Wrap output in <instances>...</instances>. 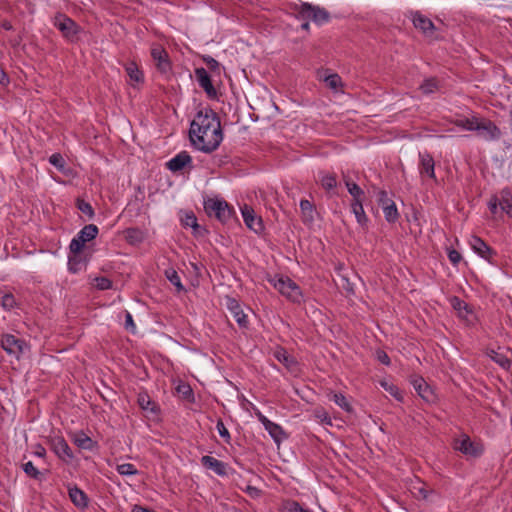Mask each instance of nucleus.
Listing matches in <instances>:
<instances>
[{"instance_id": "obj_1", "label": "nucleus", "mask_w": 512, "mask_h": 512, "mask_svg": "<svg viewBox=\"0 0 512 512\" xmlns=\"http://www.w3.org/2000/svg\"><path fill=\"white\" fill-rule=\"evenodd\" d=\"M189 139L192 146L210 154L223 141V131L218 114L210 107L199 110L190 124Z\"/></svg>"}, {"instance_id": "obj_2", "label": "nucleus", "mask_w": 512, "mask_h": 512, "mask_svg": "<svg viewBox=\"0 0 512 512\" xmlns=\"http://www.w3.org/2000/svg\"><path fill=\"white\" fill-rule=\"evenodd\" d=\"M290 9L295 13L297 19L312 20L317 25L326 23L330 19V14L325 8L308 2L291 3Z\"/></svg>"}, {"instance_id": "obj_3", "label": "nucleus", "mask_w": 512, "mask_h": 512, "mask_svg": "<svg viewBox=\"0 0 512 512\" xmlns=\"http://www.w3.org/2000/svg\"><path fill=\"white\" fill-rule=\"evenodd\" d=\"M53 25L60 31L62 37L69 43H77L82 27L66 14L58 12L52 20Z\"/></svg>"}, {"instance_id": "obj_4", "label": "nucleus", "mask_w": 512, "mask_h": 512, "mask_svg": "<svg viewBox=\"0 0 512 512\" xmlns=\"http://www.w3.org/2000/svg\"><path fill=\"white\" fill-rule=\"evenodd\" d=\"M204 210L208 217H215L222 224H227L235 214L233 207L217 197L205 199Z\"/></svg>"}, {"instance_id": "obj_5", "label": "nucleus", "mask_w": 512, "mask_h": 512, "mask_svg": "<svg viewBox=\"0 0 512 512\" xmlns=\"http://www.w3.org/2000/svg\"><path fill=\"white\" fill-rule=\"evenodd\" d=\"M411 20L415 29L420 31L422 35L429 41L439 40L437 34L438 28L434 25L432 20L419 11L411 12Z\"/></svg>"}, {"instance_id": "obj_6", "label": "nucleus", "mask_w": 512, "mask_h": 512, "mask_svg": "<svg viewBox=\"0 0 512 512\" xmlns=\"http://www.w3.org/2000/svg\"><path fill=\"white\" fill-rule=\"evenodd\" d=\"M274 287L293 303H300L303 296L300 287L289 277H279L273 283Z\"/></svg>"}, {"instance_id": "obj_7", "label": "nucleus", "mask_w": 512, "mask_h": 512, "mask_svg": "<svg viewBox=\"0 0 512 512\" xmlns=\"http://www.w3.org/2000/svg\"><path fill=\"white\" fill-rule=\"evenodd\" d=\"M1 348L10 356L20 359L24 350L28 347L26 341L16 336L6 333L1 336Z\"/></svg>"}, {"instance_id": "obj_8", "label": "nucleus", "mask_w": 512, "mask_h": 512, "mask_svg": "<svg viewBox=\"0 0 512 512\" xmlns=\"http://www.w3.org/2000/svg\"><path fill=\"white\" fill-rule=\"evenodd\" d=\"M378 203L382 207L385 220L388 223H395L399 219L400 215L396 204L391 198L388 197V193L385 190L379 191Z\"/></svg>"}, {"instance_id": "obj_9", "label": "nucleus", "mask_w": 512, "mask_h": 512, "mask_svg": "<svg viewBox=\"0 0 512 512\" xmlns=\"http://www.w3.org/2000/svg\"><path fill=\"white\" fill-rule=\"evenodd\" d=\"M472 250L489 263L494 264L496 251L478 236H472L469 240Z\"/></svg>"}, {"instance_id": "obj_10", "label": "nucleus", "mask_w": 512, "mask_h": 512, "mask_svg": "<svg viewBox=\"0 0 512 512\" xmlns=\"http://www.w3.org/2000/svg\"><path fill=\"white\" fill-rule=\"evenodd\" d=\"M454 448L461 453L474 458L481 456L483 453L482 445L471 441L467 435H465L462 439H457L455 441Z\"/></svg>"}, {"instance_id": "obj_11", "label": "nucleus", "mask_w": 512, "mask_h": 512, "mask_svg": "<svg viewBox=\"0 0 512 512\" xmlns=\"http://www.w3.org/2000/svg\"><path fill=\"white\" fill-rule=\"evenodd\" d=\"M476 131L478 135L486 141L499 140L502 135L500 128L494 122L487 119L482 121L478 120V128Z\"/></svg>"}, {"instance_id": "obj_12", "label": "nucleus", "mask_w": 512, "mask_h": 512, "mask_svg": "<svg viewBox=\"0 0 512 512\" xmlns=\"http://www.w3.org/2000/svg\"><path fill=\"white\" fill-rule=\"evenodd\" d=\"M195 77L199 86L205 91L208 98L217 99L218 93L207 70L203 67L195 69Z\"/></svg>"}, {"instance_id": "obj_13", "label": "nucleus", "mask_w": 512, "mask_h": 512, "mask_svg": "<svg viewBox=\"0 0 512 512\" xmlns=\"http://www.w3.org/2000/svg\"><path fill=\"white\" fill-rule=\"evenodd\" d=\"M151 56L153 60L156 62V67L158 71L163 74H166L171 71V61L169 60V55L167 51L161 46H155L151 49Z\"/></svg>"}, {"instance_id": "obj_14", "label": "nucleus", "mask_w": 512, "mask_h": 512, "mask_svg": "<svg viewBox=\"0 0 512 512\" xmlns=\"http://www.w3.org/2000/svg\"><path fill=\"white\" fill-rule=\"evenodd\" d=\"M241 211L246 226L257 234L262 233L264 230L263 221L261 217L255 215L253 208L244 205Z\"/></svg>"}, {"instance_id": "obj_15", "label": "nucleus", "mask_w": 512, "mask_h": 512, "mask_svg": "<svg viewBox=\"0 0 512 512\" xmlns=\"http://www.w3.org/2000/svg\"><path fill=\"white\" fill-rule=\"evenodd\" d=\"M51 447L55 454L66 463H70L74 458L73 452L64 438H54Z\"/></svg>"}, {"instance_id": "obj_16", "label": "nucleus", "mask_w": 512, "mask_h": 512, "mask_svg": "<svg viewBox=\"0 0 512 512\" xmlns=\"http://www.w3.org/2000/svg\"><path fill=\"white\" fill-rule=\"evenodd\" d=\"M124 68L129 77V84L132 87H136L138 84L144 83L143 71L139 68L135 61H128L124 64Z\"/></svg>"}, {"instance_id": "obj_17", "label": "nucleus", "mask_w": 512, "mask_h": 512, "mask_svg": "<svg viewBox=\"0 0 512 512\" xmlns=\"http://www.w3.org/2000/svg\"><path fill=\"white\" fill-rule=\"evenodd\" d=\"M420 165L419 172L420 174L426 175L427 177L436 180L435 176V162L431 154L428 152L419 153Z\"/></svg>"}, {"instance_id": "obj_18", "label": "nucleus", "mask_w": 512, "mask_h": 512, "mask_svg": "<svg viewBox=\"0 0 512 512\" xmlns=\"http://www.w3.org/2000/svg\"><path fill=\"white\" fill-rule=\"evenodd\" d=\"M418 395L427 402L435 400L434 392L422 377H416L411 381Z\"/></svg>"}, {"instance_id": "obj_19", "label": "nucleus", "mask_w": 512, "mask_h": 512, "mask_svg": "<svg viewBox=\"0 0 512 512\" xmlns=\"http://www.w3.org/2000/svg\"><path fill=\"white\" fill-rule=\"evenodd\" d=\"M227 306L239 327L242 329H246L249 324L247 315L240 308V305L237 302V300H235L234 298H228Z\"/></svg>"}, {"instance_id": "obj_20", "label": "nucleus", "mask_w": 512, "mask_h": 512, "mask_svg": "<svg viewBox=\"0 0 512 512\" xmlns=\"http://www.w3.org/2000/svg\"><path fill=\"white\" fill-rule=\"evenodd\" d=\"M201 464L206 469L213 470L219 476H226L227 472V464L212 457L209 455H205L201 458Z\"/></svg>"}, {"instance_id": "obj_21", "label": "nucleus", "mask_w": 512, "mask_h": 512, "mask_svg": "<svg viewBox=\"0 0 512 512\" xmlns=\"http://www.w3.org/2000/svg\"><path fill=\"white\" fill-rule=\"evenodd\" d=\"M192 162V158L187 151H181L167 162V168L172 172H179L185 166Z\"/></svg>"}, {"instance_id": "obj_22", "label": "nucleus", "mask_w": 512, "mask_h": 512, "mask_svg": "<svg viewBox=\"0 0 512 512\" xmlns=\"http://www.w3.org/2000/svg\"><path fill=\"white\" fill-rule=\"evenodd\" d=\"M68 495L71 502L80 509H85L88 507V496L86 493L78 488L77 486L68 488Z\"/></svg>"}, {"instance_id": "obj_23", "label": "nucleus", "mask_w": 512, "mask_h": 512, "mask_svg": "<svg viewBox=\"0 0 512 512\" xmlns=\"http://www.w3.org/2000/svg\"><path fill=\"white\" fill-rule=\"evenodd\" d=\"M498 198L501 211L512 217V189L509 187L503 188Z\"/></svg>"}, {"instance_id": "obj_24", "label": "nucleus", "mask_w": 512, "mask_h": 512, "mask_svg": "<svg viewBox=\"0 0 512 512\" xmlns=\"http://www.w3.org/2000/svg\"><path fill=\"white\" fill-rule=\"evenodd\" d=\"M300 209L302 214V221L304 224H312L314 222L315 206L307 199L300 201Z\"/></svg>"}, {"instance_id": "obj_25", "label": "nucleus", "mask_w": 512, "mask_h": 512, "mask_svg": "<svg viewBox=\"0 0 512 512\" xmlns=\"http://www.w3.org/2000/svg\"><path fill=\"white\" fill-rule=\"evenodd\" d=\"M351 211L355 215L357 223L362 227H366L369 220L363 208V200L356 199V201H352Z\"/></svg>"}, {"instance_id": "obj_26", "label": "nucleus", "mask_w": 512, "mask_h": 512, "mask_svg": "<svg viewBox=\"0 0 512 512\" xmlns=\"http://www.w3.org/2000/svg\"><path fill=\"white\" fill-rule=\"evenodd\" d=\"M137 403L142 410L158 413L159 408L157 404L150 398L147 392L138 394Z\"/></svg>"}, {"instance_id": "obj_27", "label": "nucleus", "mask_w": 512, "mask_h": 512, "mask_svg": "<svg viewBox=\"0 0 512 512\" xmlns=\"http://www.w3.org/2000/svg\"><path fill=\"white\" fill-rule=\"evenodd\" d=\"M264 428L277 444H279L284 438H287L285 431L277 423L270 421Z\"/></svg>"}, {"instance_id": "obj_28", "label": "nucleus", "mask_w": 512, "mask_h": 512, "mask_svg": "<svg viewBox=\"0 0 512 512\" xmlns=\"http://www.w3.org/2000/svg\"><path fill=\"white\" fill-rule=\"evenodd\" d=\"M450 302L453 309L458 312L460 317L466 318L468 314H472L471 306L459 297H452Z\"/></svg>"}, {"instance_id": "obj_29", "label": "nucleus", "mask_w": 512, "mask_h": 512, "mask_svg": "<svg viewBox=\"0 0 512 512\" xmlns=\"http://www.w3.org/2000/svg\"><path fill=\"white\" fill-rule=\"evenodd\" d=\"M440 88V81L436 77H429L424 79V81L419 86V90L424 95H430L435 93Z\"/></svg>"}, {"instance_id": "obj_30", "label": "nucleus", "mask_w": 512, "mask_h": 512, "mask_svg": "<svg viewBox=\"0 0 512 512\" xmlns=\"http://www.w3.org/2000/svg\"><path fill=\"white\" fill-rule=\"evenodd\" d=\"M344 183L353 198L352 201H356V199L364 200L365 192L358 184L352 182L348 177H344Z\"/></svg>"}, {"instance_id": "obj_31", "label": "nucleus", "mask_w": 512, "mask_h": 512, "mask_svg": "<svg viewBox=\"0 0 512 512\" xmlns=\"http://www.w3.org/2000/svg\"><path fill=\"white\" fill-rule=\"evenodd\" d=\"M86 264V260L83 257L82 253L79 254H70L68 258V268L69 271L73 273H77L82 269V267Z\"/></svg>"}, {"instance_id": "obj_32", "label": "nucleus", "mask_w": 512, "mask_h": 512, "mask_svg": "<svg viewBox=\"0 0 512 512\" xmlns=\"http://www.w3.org/2000/svg\"><path fill=\"white\" fill-rule=\"evenodd\" d=\"M124 235L126 241L132 245L139 244L144 240V233L139 228H127Z\"/></svg>"}, {"instance_id": "obj_33", "label": "nucleus", "mask_w": 512, "mask_h": 512, "mask_svg": "<svg viewBox=\"0 0 512 512\" xmlns=\"http://www.w3.org/2000/svg\"><path fill=\"white\" fill-rule=\"evenodd\" d=\"M275 358L285 365L288 369H291L294 365H296V360L288 354V352L284 348H279L274 353Z\"/></svg>"}, {"instance_id": "obj_34", "label": "nucleus", "mask_w": 512, "mask_h": 512, "mask_svg": "<svg viewBox=\"0 0 512 512\" xmlns=\"http://www.w3.org/2000/svg\"><path fill=\"white\" fill-rule=\"evenodd\" d=\"M453 123L464 130L467 131H476L478 128V118L472 117V118H463V119H457L453 121Z\"/></svg>"}, {"instance_id": "obj_35", "label": "nucleus", "mask_w": 512, "mask_h": 512, "mask_svg": "<svg viewBox=\"0 0 512 512\" xmlns=\"http://www.w3.org/2000/svg\"><path fill=\"white\" fill-rule=\"evenodd\" d=\"M176 391L184 400L189 402L194 401V392L188 383H179L176 387Z\"/></svg>"}, {"instance_id": "obj_36", "label": "nucleus", "mask_w": 512, "mask_h": 512, "mask_svg": "<svg viewBox=\"0 0 512 512\" xmlns=\"http://www.w3.org/2000/svg\"><path fill=\"white\" fill-rule=\"evenodd\" d=\"M331 401H333L336 405H338L340 408H342L346 412H351L352 407L350 403L348 402L345 395L342 393H332L329 397Z\"/></svg>"}, {"instance_id": "obj_37", "label": "nucleus", "mask_w": 512, "mask_h": 512, "mask_svg": "<svg viewBox=\"0 0 512 512\" xmlns=\"http://www.w3.org/2000/svg\"><path fill=\"white\" fill-rule=\"evenodd\" d=\"M165 276L170 281V283L176 287L178 292L185 290L184 286L181 283L180 276L176 270H174L173 268L166 269Z\"/></svg>"}, {"instance_id": "obj_38", "label": "nucleus", "mask_w": 512, "mask_h": 512, "mask_svg": "<svg viewBox=\"0 0 512 512\" xmlns=\"http://www.w3.org/2000/svg\"><path fill=\"white\" fill-rule=\"evenodd\" d=\"M98 227L94 224L85 225L78 233L81 234L87 242L95 239L98 235Z\"/></svg>"}, {"instance_id": "obj_39", "label": "nucleus", "mask_w": 512, "mask_h": 512, "mask_svg": "<svg viewBox=\"0 0 512 512\" xmlns=\"http://www.w3.org/2000/svg\"><path fill=\"white\" fill-rule=\"evenodd\" d=\"M74 443L79 448L88 449V450H91L93 448V444H94L92 439L84 433H80V434L76 435V437L74 439Z\"/></svg>"}, {"instance_id": "obj_40", "label": "nucleus", "mask_w": 512, "mask_h": 512, "mask_svg": "<svg viewBox=\"0 0 512 512\" xmlns=\"http://www.w3.org/2000/svg\"><path fill=\"white\" fill-rule=\"evenodd\" d=\"M76 207L79 211L85 214L89 219H92L95 215L94 209L90 203L78 198L76 200Z\"/></svg>"}, {"instance_id": "obj_41", "label": "nucleus", "mask_w": 512, "mask_h": 512, "mask_svg": "<svg viewBox=\"0 0 512 512\" xmlns=\"http://www.w3.org/2000/svg\"><path fill=\"white\" fill-rule=\"evenodd\" d=\"M380 385L391 395L393 396L396 400L398 401H402L403 399V395H402V392L400 391V389L392 384V383H389L387 381H381L380 382Z\"/></svg>"}, {"instance_id": "obj_42", "label": "nucleus", "mask_w": 512, "mask_h": 512, "mask_svg": "<svg viewBox=\"0 0 512 512\" xmlns=\"http://www.w3.org/2000/svg\"><path fill=\"white\" fill-rule=\"evenodd\" d=\"M492 355H491V358L492 360L497 363L499 366H501L502 368L508 370L511 366V360L509 358H507L504 354L502 353H498V352H495V351H492Z\"/></svg>"}, {"instance_id": "obj_43", "label": "nucleus", "mask_w": 512, "mask_h": 512, "mask_svg": "<svg viewBox=\"0 0 512 512\" xmlns=\"http://www.w3.org/2000/svg\"><path fill=\"white\" fill-rule=\"evenodd\" d=\"M116 470L120 475L124 476H133L138 474V470L131 463L117 465Z\"/></svg>"}, {"instance_id": "obj_44", "label": "nucleus", "mask_w": 512, "mask_h": 512, "mask_svg": "<svg viewBox=\"0 0 512 512\" xmlns=\"http://www.w3.org/2000/svg\"><path fill=\"white\" fill-rule=\"evenodd\" d=\"M414 495L417 499L430 500V497L435 494L433 489H428L425 486L414 487Z\"/></svg>"}, {"instance_id": "obj_45", "label": "nucleus", "mask_w": 512, "mask_h": 512, "mask_svg": "<svg viewBox=\"0 0 512 512\" xmlns=\"http://www.w3.org/2000/svg\"><path fill=\"white\" fill-rule=\"evenodd\" d=\"M285 512H313L310 509L304 508L299 502L289 500L284 504Z\"/></svg>"}, {"instance_id": "obj_46", "label": "nucleus", "mask_w": 512, "mask_h": 512, "mask_svg": "<svg viewBox=\"0 0 512 512\" xmlns=\"http://www.w3.org/2000/svg\"><path fill=\"white\" fill-rule=\"evenodd\" d=\"M1 306L10 311L16 306V299L12 293H6L1 298Z\"/></svg>"}, {"instance_id": "obj_47", "label": "nucleus", "mask_w": 512, "mask_h": 512, "mask_svg": "<svg viewBox=\"0 0 512 512\" xmlns=\"http://www.w3.org/2000/svg\"><path fill=\"white\" fill-rule=\"evenodd\" d=\"M321 185L326 190H332L337 186L336 176L334 174H328L322 177Z\"/></svg>"}, {"instance_id": "obj_48", "label": "nucleus", "mask_w": 512, "mask_h": 512, "mask_svg": "<svg viewBox=\"0 0 512 512\" xmlns=\"http://www.w3.org/2000/svg\"><path fill=\"white\" fill-rule=\"evenodd\" d=\"M183 226L191 227L192 229L198 228L197 217L194 213H186L185 216L181 219Z\"/></svg>"}, {"instance_id": "obj_49", "label": "nucleus", "mask_w": 512, "mask_h": 512, "mask_svg": "<svg viewBox=\"0 0 512 512\" xmlns=\"http://www.w3.org/2000/svg\"><path fill=\"white\" fill-rule=\"evenodd\" d=\"M216 428H217V431H218L219 435L224 439V441L227 444H229L230 441H231V436H230V433H229L228 429L225 427L224 422L222 421V419H218L217 424H216Z\"/></svg>"}, {"instance_id": "obj_50", "label": "nucleus", "mask_w": 512, "mask_h": 512, "mask_svg": "<svg viewBox=\"0 0 512 512\" xmlns=\"http://www.w3.org/2000/svg\"><path fill=\"white\" fill-rule=\"evenodd\" d=\"M95 287L99 290H108L112 287V281L104 276L96 277L94 279Z\"/></svg>"}, {"instance_id": "obj_51", "label": "nucleus", "mask_w": 512, "mask_h": 512, "mask_svg": "<svg viewBox=\"0 0 512 512\" xmlns=\"http://www.w3.org/2000/svg\"><path fill=\"white\" fill-rule=\"evenodd\" d=\"M24 472L33 479H39L40 472L31 461L23 464Z\"/></svg>"}, {"instance_id": "obj_52", "label": "nucleus", "mask_w": 512, "mask_h": 512, "mask_svg": "<svg viewBox=\"0 0 512 512\" xmlns=\"http://www.w3.org/2000/svg\"><path fill=\"white\" fill-rule=\"evenodd\" d=\"M49 162L59 170H62L65 165V160L59 153L52 154L49 158Z\"/></svg>"}, {"instance_id": "obj_53", "label": "nucleus", "mask_w": 512, "mask_h": 512, "mask_svg": "<svg viewBox=\"0 0 512 512\" xmlns=\"http://www.w3.org/2000/svg\"><path fill=\"white\" fill-rule=\"evenodd\" d=\"M325 82L328 87L337 89V87L341 84V78L338 74H331L325 77Z\"/></svg>"}, {"instance_id": "obj_54", "label": "nucleus", "mask_w": 512, "mask_h": 512, "mask_svg": "<svg viewBox=\"0 0 512 512\" xmlns=\"http://www.w3.org/2000/svg\"><path fill=\"white\" fill-rule=\"evenodd\" d=\"M204 63L207 65V67L212 71L215 72L219 70L220 64L219 62L214 59L212 56L205 55L202 57Z\"/></svg>"}, {"instance_id": "obj_55", "label": "nucleus", "mask_w": 512, "mask_h": 512, "mask_svg": "<svg viewBox=\"0 0 512 512\" xmlns=\"http://www.w3.org/2000/svg\"><path fill=\"white\" fill-rule=\"evenodd\" d=\"M124 327L127 331H129L131 333L136 332V325L134 323L133 317H132L131 313L128 311H126V313H125Z\"/></svg>"}, {"instance_id": "obj_56", "label": "nucleus", "mask_w": 512, "mask_h": 512, "mask_svg": "<svg viewBox=\"0 0 512 512\" xmlns=\"http://www.w3.org/2000/svg\"><path fill=\"white\" fill-rule=\"evenodd\" d=\"M448 259L454 266H457L462 260V256L457 250L450 248L448 249Z\"/></svg>"}, {"instance_id": "obj_57", "label": "nucleus", "mask_w": 512, "mask_h": 512, "mask_svg": "<svg viewBox=\"0 0 512 512\" xmlns=\"http://www.w3.org/2000/svg\"><path fill=\"white\" fill-rule=\"evenodd\" d=\"M498 206H500L498 196L492 195L488 201V208L493 215H496L498 213Z\"/></svg>"}, {"instance_id": "obj_58", "label": "nucleus", "mask_w": 512, "mask_h": 512, "mask_svg": "<svg viewBox=\"0 0 512 512\" xmlns=\"http://www.w3.org/2000/svg\"><path fill=\"white\" fill-rule=\"evenodd\" d=\"M376 358L377 360L382 363L383 365L389 366L391 361L388 354L383 350H377L376 352Z\"/></svg>"}, {"instance_id": "obj_59", "label": "nucleus", "mask_w": 512, "mask_h": 512, "mask_svg": "<svg viewBox=\"0 0 512 512\" xmlns=\"http://www.w3.org/2000/svg\"><path fill=\"white\" fill-rule=\"evenodd\" d=\"M70 254H79L82 253L84 246L78 242V240H75L74 238L71 240L70 243Z\"/></svg>"}, {"instance_id": "obj_60", "label": "nucleus", "mask_w": 512, "mask_h": 512, "mask_svg": "<svg viewBox=\"0 0 512 512\" xmlns=\"http://www.w3.org/2000/svg\"><path fill=\"white\" fill-rule=\"evenodd\" d=\"M244 491L252 498H258L261 495V490L251 485H248Z\"/></svg>"}, {"instance_id": "obj_61", "label": "nucleus", "mask_w": 512, "mask_h": 512, "mask_svg": "<svg viewBox=\"0 0 512 512\" xmlns=\"http://www.w3.org/2000/svg\"><path fill=\"white\" fill-rule=\"evenodd\" d=\"M131 512H155V511H153L152 509H149V508H146V507H143L141 505H137L136 504V505H134L132 507Z\"/></svg>"}, {"instance_id": "obj_62", "label": "nucleus", "mask_w": 512, "mask_h": 512, "mask_svg": "<svg viewBox=\"0 0 512 512\" xmlns=\"http://www.w3.org/2000/svg\"><path fill=\"white\" fill-rule=\"evenodd\" d=\"M193 233L196 236H204L206 233H208V231L204 227H202L201 225L198 224V228L193 229Z\"/></svg>"}, {"instance_id": "obj_63", "label": "nucleus", "mask_w": 512, "mask_h": 512, "mask_svg": "<svg viewBox=\"0 0 512 512\" xmlns=\"http://www.w3.org/2000/svg\"><path fill=\"white\" fill-rule=\"evenodd\" d=\"M257 417L264 427L267 426L268 422H270V420L260 412L257 413Z\"/></svg>"}, {"instance_id": "obj_64", "label": "nucleus", "mask_w": 512, "mask_h": 512, "mask_svg": "<svg viewBox=\"0 0 512 512\" xmlns=\"http://www.w3.org/2000/svg\"><path fill=\"white\" fill-rule=\"evenodd\" d=\"M45 454H46L45 448L42 447L41 445H38L37 450L35 451V455L38 457H43V456H45Z\"/></svg>"}]
</instances>
